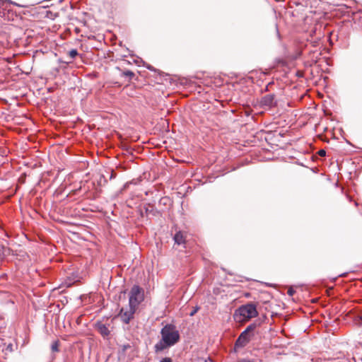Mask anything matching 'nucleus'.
Listing matches in <instances>:
<instances>
[{"mask_svg":"<svg viewBox=\"0 0 362 362\" xmlns=\"http://www.w3.org/2000/svg\"><path fill=\"white\" fill-rule=\"evenodd\" d=\"M258 315L254 304L248 303L240 306L235 313L234 317L238 322L246 321Z\"/></svg>","mask_w":362,"mask_h":362,"instance_id":"nucleus-2","label":"nucleus"},{"mask_svg":"<svg viewBox=\"0 0 362 362\" xmlns=\"http://www.w3.org/2000/svg\"><path fill=\"white\" fill-rule=\"evenodd\" d=\"M264 101L265 104L272 105L273 103V96L272 95L265 96L264 98Z\"/></svg>","mask_w":362,"mask_h":362,"instance_id":"nucleus-8","label":"nucleus"},{"mask_svg":"<svg viewBox=\"0 0 362 362\" xmlns=\"http://www.w3.org/2000/svg\"><path fill=\"white\" fill-rule=\"evenodd\" d=\"M144 298L143 291L138 286H134L129 293V307L136 308L137 306L144 300Z\"/></svg>","mask_w":362,"mask_h":362,"instance_id":"nucleus-3","label":"nucleus"},{"mask_svg":"<svg viewBox=\"0 0 362 362\" xmlns=\"http://www.w3.org/2000/svg\"><path fill=\"white\" fill-rule=\"evenodd\" d=\"M318 154L320 156H325L326 155V151L324 149H321L318 151Z\"/></svg>","mask_w":362,"mask_h":362,"instance_id":"nucleus-11","label":"nucleus"},{"mask_svg":"<svg viewBox=\"0 0 362 362\" xmlns=\"http://www.w3.org/2000/svg\"><path fill=\"white\" fill-rule=\"evenodd\" d=\"M136 308L129 307L128 310L124 311L123 309L119 313V317L126 324L129 323L130 320L133 317Z\"/></svg>","mask_w":362,"mask_h":362,"instance_id":"nucleus-5","label":"nucleus"},{"mask_svg":"<svg viewBox=\"0 0 362 362\" xmlns=\"http://www.w3.org/2000/svg\"><path fill=\"white\" fill-rule=\"evenodd\" d=\"M358 317H359V320H360L361 321V322H362V316H359Z\"/></svg>","mask_w":362,"mask_h":362,"instance_id":"nucleus-17","label":"nucleus"},{"mask_svg":"<svg viewBox=\"0 0 362 362\" xmlns=\"http://www.w3.org/2000/svg\"><path fill=\"white\" fill-rule=\"evenodd\" d=\"M95 327L103 337H107L110 333V329L100 322H97Z\"/></svg>","mask_w":362,"mask_h":362,"instance_id":"nucleus-6","label":"nucleus"},{"mask_svg":"<svg viewBox=\"0 0 362 362\" xmlns=\"http://www.w3.org/2000/svg\"><path fill=\"white\" fill-rule=\"evenodd\" d=\"M238 362H254V361L252 360H248V359H243V360L239 361Z\"/></svg>","mask_w":362,"mask_h":362,"instance_id":"nucleus-14","label":"nucleus"},{"mask_svg":"<svg viewBox=\"0 0 362 362\" xmlns=\"http://www.w3.org/2000/svg\"><path fill=\"white\" fill-rule=\"evenodd\" d=\"M58 346H59V344H58V341H54L52 344V350L53 351H58Z\"/></svg>","mask_w":362,"mask_h":362,"instance_id":"nucleus-9","label":"nucleus"},{"mask_svg":"<svg viewBox=\"0 0 362 362\" xmlns=\"http://www.w3.org/2000/svg\"><path fill=\"white\" fill-rule=\"evenodd\" d=\"M69 54L71 58H74L78 54V52L76 49H71L69 51Z\"/></svg>","mask_w":362,"mask_h":362,"instance_id":"nucleus-10","label":"nucleus"},{"mask_svg":"<svg viewBox=\"0 0 362 362\" xmlns=\"http://www.w3.org/2000/svg\"><path fill=\"white\" fill-rule=\"evenodd\" d=\"M288 293L290 295V296H292L293 294V291L292 289H289L288 291Z\"/></svg>","mask_w":362,"mask_h":362,"instance_id":"nucleus-15","label":"nucleus"},{"mask_svg":"<svg viewBox=\"0 0 362 362\" xmlns=\"http://www.w3.org/2000/svg\"><path fill=\"white\" fill-rule=\"evenodd\" d=\"M162 339L155 345L156 352L161 351L165 349L173 346L180 339L179 332L172 325H165L160 332Z\"/></svg>","mask_w":362,"mask_h":362,"instance_id":"nucleus-1","label":"nucleus"},{"mask_svg":"<svg viewBox=\"0 0 362 362\" xmlns=\"http://www.w3.org/2000/svg\"><path fill=\"white\" fill-rule=\"evenodd\" d=\"M127 75H128V76L131 75L132 76V75H133V73L129 71V72L127 73Z\"/></svg>","mask_w":362,"mask_h":362,"instance_id":"nucleus-16","label":"nucleus"},{"mask_svg":"<svg viewBox=\"0 0 362 362\" xmlns=\"http://www.w3.org/2000/svg\"><path fill=\"white\" fill-rule=\"evenodd\" d=\"M175 243L177 245H185L186 236L184 233L178 231L174 236Z\"/></svg>","mask_w":362,"mask_h":362,"instance_id":"nucleus-7","label":"nucleus"},{"mask_svg":"<svg viewBox=\"0 0 362 362\" xmlns=\"http://www.w3.org/2000/svg\"><path fill=\"white\" fill-rule=\"evenodd\" d=\"M255 328V325H249L245 330H244L235 342V346L238 347L244 346L250 340V332L253 331Z\"/></svg>","mask_w":362,"mask_h":362,"instance_id":"nucleus-4","label":"nucleus"},{"mask_svg":"<svg viewBox=\"0 0 362 362\" xmlns=\"http://www.w3.org/2000/svg\"><path fill=\"white\" fill-rule=\"evenodd\" d=\"M160 362H172V359L170 358H163Z\"/></svg>","mask_w":362,"mask_h":362,"instance_id":"nucleus-13","label":"nucleus"},{"mask_svg":"<svg viewBox=\"0 0 362 362\" xmlns=\"http://www.w3.org/2000/svg\"><path fill=\"white\" fill-rule=\"evenodd\" d=\"M199 310V307H196L189 314L190 316H193Z\"/></svg>","mask_w":362,"mask_h":362,"instance_id":"nucleus-12","label":"nucleus"}]
</instances>
